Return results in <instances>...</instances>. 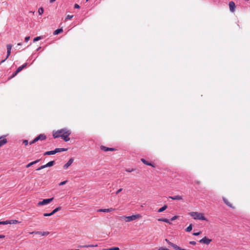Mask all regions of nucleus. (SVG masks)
<instances>
[{
    "mask_svg": "<svg viewBox=\"0 0 250 250\" xmlns=\"http://www.w3.org/2000/svg\"><path fill=\"white\" fill-rule=\"evenodd\" d=\"M71 134V131L66 128H63L56 131H53V136L54 138L61 137L64 141L67 142L70 140L69 136Z\"/></svg>",
    "mask_w": 250,
    "mask_h": 250,
    "instance_id": "obj_1",
    "label": "nucleus"
},
{
    "mask_svg": "<svg viewBox=\"0 0 250 250\" xmlns=\"http://www.w3.org/2000/svg\"><path fill=\"white\" fill-rule=\"evenodd\" d=\"M142 215L140 214H136L135 215H132L129 216H123L121 217V219L122 220L125 221L126 222H129L130 221H132L135 220L136 219H139L142 218Z\"/></svg>",
    "mask_w": 250,
    "mask_h": 250,
    "instance_id": "obj_2",
    "label": "nucleus"
},
{
    "mask_svg": "<svg viewBox=\"0 0 250 250\" xmlns=\"http://www.w3.org/2000/svg\"><path fill=\"white\" fill-rule=\"evenodd\" d=\"M189 214L195 220L208 221L202 213L193 211L190 212Z\"/></svg>",
    "mask_w": 250,
    "mask_h": 250,
    "instance_id": "obj_3",
    "label": "nucleus"
},
{
    "mask_svg": "<svg viewBox=\"0 0 250 250\" xmlns=\"http://www.w3.org/2000/svg\"><path fill=\"white\" fill-rule=\"evenodd\" d=\"M53 198H51L50 199H43L42 201L38 203V206H41L49 204L51 202L53 201Z\"/></svg>",
    "mask_w": 250,
    "mask_h": 250,
    "instance_id": "obj_4",
    "label": "nucleus"
},
{
    "mask_svg": "<svg viewBox=\"0 0 250 250\" xmlns=\"http://www.w3.org/2000/svg\"><path fill=\"white\" fill-rule=\"evenodd\" d=\"M12 45L10 44H7V46H6V47H7V56H6V57L5 58V59L1 61L0 62V64H1L2 63H3V62H4L5 61V60L6 59H7V58L9 57V56L10 55V54H11V48H12Z\"/></svg>",
    "mask_w": 250,
    "mask_h": 250,
    "instance_id": "obj_5",
    "label": "nucleus"
},
{
    "mask_svg": "<svg viewBox=\"0 0 250 250\" xmlns=\"http://www.w3.org/2000/svg\"><path fill=\"white\" fill-rule=\"evenodd\" d=\"M54 164H55V161H50L49 162L47 163L46 165H44L40 167L36 170H40L43 169L45 167H52L54 165Z\"/></svg>",
    "mask_w": 250,
    "mask_h": 250,
    "instance_id": "obj_6",
    "label": "nucleus"
},
{
    "mask_svg": "<svg viewBox=\"0 0 250 250\" xmlns=\"http://www.w3.org/2000/svg\"><path fill=\"white\" fill-rule=\"evenodd\" d=\"M211 239H208L207 237H204L202 239H201L199 242L201 243L208 245L211 242Z\"/></svg>",
    "mask_w": 250,
    "mask_h": 250,
    "instance_id": "obj_7",
    "label": "nucleus"
},
{
    "mask_svg": "<svg viewBox=\"0 0 250 250\" xmlns=\"http://www.w3.org/2000/svg\"><path fill=\"white\" fill-rule=\"evenodd\" d=\"M100 148L101 150L104 151H115L116 149L115 148H112V147H106L105 146H100Z\"/></svg>",
    "mask_w": 250,
    "mask_h": 250,
    "instance_id": "obj_8",
    "label": "nucleus"
},
{
    "mask_svg": "<svg viewBox=\"0 0 250 250\" xmlns=\"http://www.w3.org/2000/svg\"><path fill=\"white\" fill-rule=\"evenodd\" d=\"M115 208H104V209H99L97 210L98 212H109L115 210Z\"/></svg>",
    "mask_w": 250,
    "mask_h": 250,
    "instance_id": "obj_9",
    "label": "nucleus"
},
{
    "mask_svg": "<svg viewBox=\"0 0 250 250\" xmlns=\"http://www.w3.org/2000/svg\"><path fill=\"white\" fill-rule=\"evenodd\" d=\"M30 234L35 233L38 234H41L42 236H46L49 234V232L48 231H33L32 232H30Z\"/></svg>",
    "mask_w": 250,
    "mask_h": 250,
    "instance_id": "obj_10",
    "label": "nucleus"
},
{
    "mask_svg": "<svg viewBox=\"0 0 250 250\" xmlns=\"http://www.w3.org/2000/svg\"><path fill=\"white\" fill-rule=\"evenodd\" d=\"M229 8L230 11L232 12L234 11L235 8V4L233 1H231L229 2Z\"/></svg>",
    "mask_w": 250,
    "mask_h": 250,
    "instance_id": "obj_11",
    "label": "nucleus"
},
{
    "mask_svg": "<svg viewBox=\"0 0 250 250\" xmlns=\"http://www.w3.org/2000/svg\"><path fill=\"white\" fill-rule=\"evenodd\" d=\"M35 138H36L37 141H38L39 140L42 141V140H44L46 139V136L43 134H41L38 136L36 137Z\"/></svg>",
    "mask_w": 250,
    "mask_h": 250,
    "instance_id": "obj_12",
    "label": "nucleus"
},
{
    "mask_svg": "<svg viewBox=\"0 0 250 250\" xmlns=\"http://www.w3.org/2000/svg\"><path fill=\"white\" fill-rule=\"evenodd\" d=\"M73 161V158H70L69 161L63 166V168L64 169H67L72 164Z\"/></svg>",
    "mask_w": 250,
    "mask_h": 250,
    "instance_id": "obj_13",
    "label": "nucleus"
},
{
    "mask_svg": "<svg viewBox=\"0 0 250 250\" xmlns=\"http://www.w3.org/2000/svg\"><path fill=\"white\" fill-rule=\"evenodd\" d=\"M224 203L229 207L234 208V207L233 206L232 204L226 198L224 197L223 198Z\"/></svg>",
    "mask_w": 250,
    "mask_h": 250,
    "instance_id": "obj_14",
    "label": "nucleus"
},
{
    "mask_svg": "<svg viewBox=\"0 0 250 250\" xmlns=\"http://www.w3.org/2000/svg\"><path fill=\"white\" fill-rule=\"evenodd\" d=\"M169 198H170L174 200H182L183 199V197L181 195H176L174 196H169Z\"/></svg>",
    "mask_w": 250,
    "mask_h": 250,
    "instance_id": "obj_15",
    "label": "nucleus"
},
{
    "mask_svg": "<svg viewBox=\"0 0 250 250\" xmlns=\"http://www.w3.org/2000/svg\"><path fill=\"white\" fill-rule=\"evenodd\" d=\"M26 66H27V63H25L24 64H23L22 65L19 67L16 70L17 73H19L20 72H21L24 68L26 67Z\"/></svg>",
    "mask_w": 250,
    "mask_h": 250,
    "instance_id": "obj_16",
    "label": "nucleus"
},
{
    "mask_svg": "<svg viewBox=\"0 0 250 250\" xmlns=\"http://www.w3.org/2000/svg\"><path fill=\"white\" fill-rule=\"evenodd\" d=\"M40 161V159H38L35 161H33V162H32L30 163H29L28 164H27L26 166V167L27 168H28L29 167H30L31 166H32V165L35 164H37V163H38L39 161Z\"/></svg>",
    "mask_w": 250,
    "mask_h": 250,
    "instance_id": "obj_17",
    "label": "nucleus"
},
{
    "mask_svg": "<svg viewBox=\"0 0 250 250\" xmlns=\"http://www.w3.org/2000/svg\"><path fill=\"white\" fill-rule=\"evenodd\" d=\"M141 161L145 165H147V166H152L153 167H155V166L152 164L151 163H149V162H148L147 161H146L145 159L142 158L141 159Z\"/></svg>",
    "mask_w": 250,
    "mask_h": 250,
    "instance_id": "obj_18",
    "label": "nucleus"
},
{
    "mask_svg": "<svg viewBox=\"0 0 250 250\" xmlns=\"http://www.w3.org/2000/svg\"><path fill=\"white\" fill-rule=\"evenodd\" d=\"M7 143V140L5 138H3L0 140V147H1Z\"/></svg>",
    "mask_w": 250,
    "mask_h": 250,
    "instance_id": "obj_19",
    "label": "nucleus"
},
{
    "mask_svg": "<svg viewBox=\"0 0 250 250\" xmlns=\"http://www.w3.org/2000/svg\"><path fill=\"white\" fill-rule=\"evenodd\" d=\"M67 150V148H57L55 149V153L58 152H60L62 151H65Z\"/></svg>",
    "mask_w": 250,
    "mask_h": 250,
    "instance_id": "obj_20",
    "label": "nucleus"
},
{
    "mask_svg": "<svg viewBox=\"0 0 250 250\" xmlns=\"http://www.w3.org/2000/svg\"><path fill=\"white\" fill-rule=\"evenodd\" d=\"M158 221H161V222H164L168 223L169 224H171V222L169 221V220H168L167 219H166V218H160V219H158Z\"/></svg>",
    "mask_w": 250,
    "mask_h": 250,
    "instance_id": "obj_21",
    "label": "nucleus"
},
{
    "mask_svg": "<svg viewBox=\"0 0 250 250\" xmlns=\"http://www.w3.org/2000/svg\"><path fill=\"white\" fill-rule=\"evenodd\" d=\"M8 224H17L20 223V222L16 220H8Z\"/></svg>",
    "mask_w": 250,
    "mask_h": 250,
    "instance_id": "obj_22",
    "label": "nucleus"
},
{
    "mask_svg": "<svg viewBox=\"0 0 250 250\" xmlns=\"http://www.w3.org/2000/svg\"><path fill=\"white\" fill-rule=\"evenodd\" d=\"M55 154H56V153H55V151L54 150H52V151H46L44 153V155H54Z\"/></svg>",
    "mask_w": 250,
    "mask_h": 250,
    "instance_id": "obj_23",
    "label": "nucleus"
},
{
    "mask_svg": "<svg viewBox=\"0 0 250 250\" xmlns=\"http://www.w3.org/2000/svg\"><path fill=\"white\" fill-rule=\"evenodd\" d=\"M167 208V205H164L163 207H162V208H160L158 210V212H163L165 210H166Z\"/></svg>",
    "mask_w": 250,
    "mask_h": 250,
    "instance_id": "obj_24",
    "label": "nucleus"
},
{
    "mask_svg": "<svg viewBox=\"0 0 250 250\" xmlns=\"http://www.w3.org/2000/svg\"><path fill=\"white\" fill-rule=\"evenodd\" d=\"M63 32V30L62 29V28H60V29H58L57 30H56L54 32V35H58L62 32Z\"/></svg>",
    "mask_w": 250,
    "mask_h": 250,
    "instance_id": "obj_25",
    "label": "nucleus"
},
{
    "mask_svg": "<svg viewBox=\"0 0 250 250\" xmlns=\"http://www.w3.org/2000/svg\"><path fill=\"white\" fill-rule=\"evenodd\" d=\"M61 209V207H58L57 208H56L55 209H54L51 212H52V214H53V215L54 214H55L56 212H57V211L60 210Z\"/></svg>",
    "mask_w": 250,
    "mask_h": 250,
    "instance_id": "obj_26",
    "label": "nucleus"
},
{
    "mask_svg": "<svg viewBox=\"0 0 250 250\" xmlns=\"http://www.w3.org/2000/svg\"><path fill=\"white\" fill-rule=\"evenodd\" d=\"M192 229V224H190V225H189V226L187 228V229H186V231L187 232H190L191 231Z\"/></svg>",
    "mask_w": 250,
    "mask_h": 250,
    "instance_id": "obj_27",
    "label": "nucleus"
},
{
    "mask_svg": "<svg viewBox=\"0 0 250 250\" xmlns=\"http://www.w3.org/2000/svg\"><path fill=\"white\" fill-rule=\"evenodd\" d=\"M44 12L43 8L42 7H40L38 10V13L39 15H41L43 14Z\"/></svg>",
    "mask_w": 250,
    "mask_h": 250,
    "instance_id": "obj_28",
    "label": "nucleus"
},
{
    "mask_svg": "<svg viewBox=\"0 0 250 250\" xmlns=\"http://www.w3.org/2000/svg\"><path fill=\"white\" fill-rule=\"evenodd\" d=\"M98 246V245H85V246H83V248H88V247H97Z\"/></svg>",
    "mask_w": 250,
    "mask_h": 250,
    "instance_id": "obj_29",
    "label": "nucleus"
},
{
    "mask_svg": "<svg viewBox=\"0 0 250 250\" xmlns=\"http://www.w3.org/2000/svg\"><path fill=\"white\" fill-rule=\"evenodd\" d=\"M103 250H119V248L118 247H113L108 249H103Z\"/></svg>",
    "mask_w": 250,
    "mask_h": 250,
    "instance_id": "obj_30",
    "label": "nucleus"
},
{
    "mask_svg": "<svg viewBox=\"0 0 250 250\" xmlns=\"http://www.w3.org/2000/svg\"><path fill=\"white\" fill-rule=\"evenodd\" d=\"M8 224V220L5 221H0V225H7Z\"/></svg>",
    "mask_w": 250,
    "mask_h": 250,
    "instance_id": "obj_31",
    "label": "nucleus"
},
{
    "mask_svg": "<svg viewBox=\"0 0 250 250\" xmlns=\"http://www.w3.org/2000/svg\"><path fill=\"white\" fill-rule=\"evenodd\" d=\"M42 39V37H37L36 38H35L33 40V42H35L36 41H38L40 40H41Z\"/></svg>",
    "mask_w": 250,
    "mask_h": 250,
    "instance_id": "obj_32",
    "label": "nucleus"
},
{
    "mask_svg": "<svg viewBox=\"0 0 250 250\" xmlns=\"http://www.w3.org/2000/svg\"><path fill=\"white\" fill-rule=\"evenodd\" d=\"M52 215H53V214H52V212L49 213H43V216L45 217L50 216Z\"/></svg>",
    "mask_w": 250,
    "mask_h": 250,
    "instance_id": "obj_33",
    "label": "nucleus"
},
{
    "mask_svg": "<svg viewBox=\"0 0 250 250\" xmlns=\"http://www.w3.org/2000/svg\"><path fill=\"white\" fill-rule=\"evenodd\" d=\"M73 17V15H67L66 18V20H70Z\"/></svg>",
    "mask_w": 250,
    "mask_h": 250,
    "instance_id": "obj_34",
    "label": "nucleus"
},
{
    "mask_svg": "<svg viewBox=\"0 0 250 250\" xmlns=\"http://www.w3.org/2000/svg\"><path fill=\"white\" fill-rule=\"evenodd\" d=\"M67 180L62 182L59 185V186H62V185L65 184L67 183Z\"/></svg>",
    "mask_w": 250,
    "mask_h": 250,
    "instance_id": "obj_35",
    "label": "nucleus"
},
{
    "mask_svg": "<svg viewBox=\"0 0 250 250\" xmlns=\"http://www.w3.org/2000/svg\"><path fill=\"white\" fill-rule=\"evenodd\" d=\"M178 218V216H174L171 218V221H174Z\"/></svg>",
    "mask_w": 250,
    "mask_h": 250,
    "instance_id": "obj_36",
    "label": "nucleus"
},
{
    "mask_svg": "<svg viewBox=\"0 0 250 250\" xmlns=\"http://www.w3.org/2000/svg\"><path fill=\"white\" fill-rule=\"evenodd\" d=\"M23 144L25 145V146H27L28 145V142L27 140H23Z\"/></svg>",
    "mask_w": 250,
    "mask_h": 250,
    "instance_id": "obj_37",
    "label": "nucleus"
},
{
    "mask_svg": "<svg viewBox=\"0 0 250 250\" xmlns=\"http://www.w3.org/2000/svg\"><path fill=\"white\" fill-rule=\"evenodd\" d=\"M134 170V169L133 168H132V169H125V171L126 172H132Z\"/></svg>",
    "mask_w": 250,
    "mask_h": 250,
    "instance_id": "obj_38",
    "label": "nucleus"
},
{
    "mask_svg": "<svg viewBox=\"0 0 250 250\" xmlns=\"http://www.w3.org/2000/svg\"><path fill=\"white\" fill-rule=\"evenodd\" d=\"M201 233V231H199L198 232H194V233H193V235L194 236H197V235H199V234H200Z\"/></svg>",
    "mask_w": 250,
    "mask_h": 250,
    "instance_id": "obj_39",
    "label": "nucleus"
},
{
    "mask_svg": "<svg viewBox=\"0 0 250 250\" xmlns=\"http://www.w3.org/2000/svg\"><path fill=\"white\" fill-rule=\"evenodd\" d=\"M37 142V141L36 138H35L33 141H32L31 142H30V145H32Z\"/></svg>",
    "mask_w": 250,
    "mask_h": 250,
    "instance_id": "obj_40",
    "label": "nucleus"
},
{
    "mask_svg": "<svg viewBox=\"0 0 250 250\" xmlns=\"http://www.w3.org/2000/svg\"><path fill=\"white\" fill-rule=\"evenodd\" d=\"M29 39H30V37H29V36H28V37H26L25 38V39H24V40H25V41L26 42H27L29 40Z\"/></svg>",
    "mask_w": 250,
    "mask_h": 250,
    "instance_id": "obj_41",
    "label": "nucleus"
},
{
    "mask_svg": "<svg viewBox=\"0 0 250 250\" xmlns=\"http://www.w3.org/2000/svg\"><path fill=\"white\" fill-rule=\"evenodd\" d=\"M189 244L192 245H196V242L195 241H190Z\"/></svg>",
    "mask_w": 250,
    "mask_h": 250,
    "instance_id": "obj_42",
    "label": "nucleus"
},
{
    "mask_svg": "<svg viewBox=\"0 0 250 250\" xmlns=\"http://www.w3.org/2000/svg\"><path fill=\"white\" fill-rule=\"evenodd\" d=\"M122 190V188L119 189L116 192V194H118L119 192H120Z\"/></svg>",
    "mask_w": 250,
    "mask_h": 250,
    "instance_id": "obj_43",
    "label": "nucleus"
},
{
    "mask_svg": "<svg viewBox=\"0 0 250 250\" xmlns=\"http://www.w3.org/2000/svg\"><path fill=\"white\" fill-rule=\"evenodd\" d=\"M75 8H80V6L78 4H75L74 5Z\"/></svg>",
    "mask_w": 250,
    "mask_h": 250,
    "instance_id": "obj_44",
    "label": "nucleus"
},
{
    "mask_svg": "<svg viewBox=\"0 0 250 250\" xmlns=\"http://www.w3.org/2000/svg\"><path fill=\"white\" fill-rule=\"evenodd\" d=\"M168 250V249H166V248H164L163 247H161V248H159L158 250Z\"/></svg>",
    "mask_w": 250,
    "mask_h": 250,
    "instance_id": "obj_45",
    "label": "nucleus"
},
{
    "mask_svg": "<svg viewBox=\"0 0 250 250\" xmlns=\"http://www.w3.org/2000/svg\"><path fill=\"white\" fill-rule=\"evenodd\" d=\"M195 183H196L197 184H198V185H200V183H201V182H200V181H195Z\"/></svg>",
    "mask_w": 250,
    "mask_h": 250,
    "instance_id": "obj_46",
    "label": "nucleus"
},
{
    "mask_svg": "<svg viewBox=\"0 0 250 250\" xmlns=\"http://www.w3.org/2000/svg\"><path fill=\"white\" fill-rule=\"evenodd\" d=\"M18 73H17V71H16V72H15L14 74H13L12 77H14Z\"/></svg>",
    "mask_w": 250,
    "mask_h": 250,
    "instance_id": "obj_47",
    "label": "nucleus"
},
{
    "mask_svg": "<svg viewBox=\"0 0 250 250\" xmlns=\"http://www.w3.org/2000/svg\"><path fill=\"white\" fill-rule=\"evenodd\" d=\"M4 235H0V238H4Z\"/></svg>",
    "mask_w": 250,
    "mask_h": 250,
    "instance_id": "obj_48",
    "label": "nucleus"
},
{
    "mask_svg": "<svg viewBox=\"0 0 250 250\" xmlns=\"http://www.w3.org/2000/svg\"><path fill=\"white\" fill-rule=\"evenodd\" d=\"M165 241H166L167 243H168V242H170V241H169L168 239H165Z\"/></svg>",
    "mask_w": 250,
    "mask_h": 250,
    "instance_id": "obj_49",
    "label": "nucleus"
},
{
    "mask_svg": "<svg viewBox=\"0 0 250 250\" xmlns=\"http://www.w3.org/2000/svg\"><path fill=\"white\" fill-rule=\"evenodd\" d=\"M3 138H4L2 136H0V140L2 139Z\"/></svg>",
    "mask_w": 250,
    "mask_h": 250,
    "instance_id": "obj_50",
    "label": "nucleus"
},
{
    "mask_svg": "<svg viewBox=\"0 0 250 250\" xmlns=\"http://www.w3.org/2000/svg\"><path fill=\"white\" fill-rule=\"evenodd\" d=\"M21 45V43H18V45Z\"/></svg>",
    "mask_w": 250,
    "mask_h": 250,
    "instance_id": "obj_51",
    "label": "nucleus"
},
{
    "mask_svg": "<svg viewBox=\"0 0 250 250\" xmlns=\"http://www.w3.org/2000/svg\"><path fill=\"white\" fill-rule=\"evenodd\" d=\"M89 0H86V1H88Z\"/></svg>",
    "mask_w": 250,
    "mask_h": 250,
    "instance_id": "obj_52",
    "label": "nucleus"
}]
</instances>
